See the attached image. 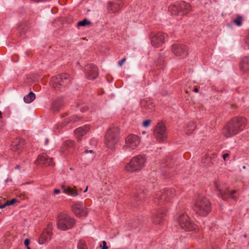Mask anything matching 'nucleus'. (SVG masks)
Returning <instances> with one entry per match:
<instances>
[{
    "mask_svg": "<svg viewBox=\"0 0 249 249\" xmlns=\"http://www.w3.org/2000/svg\"><path fill=\"white\" fill-rule=\"evenodd\" d=\"M247 124V119L243 116L232 118L225 125L223 134L226 138L234 136L242 131Z\"/></svg>",
    "mask_w": 249,
    "mask_h": 249,
    "instance_id": "obj_1",
    "label": "nucleus"
},
{
    "mask_svg": "<svg viewBox=\"0 0 249 249\" xmlns=\"http://www.w3.org/2000/svg\"><path fill=\"white\" fill-rule=\"evenodd\" d=\"M194 210L200 216L207 215L211 210V203L205 196L198 195L194 202Z\"/></svg>",
    "mask_w": 249,
    "mask_h": 249,
    "instance_id": "obj_2",
    "label": "nucleus"
},
{
    "mask_svg": "<svg viewBox=\"0 0 249 249\" xmlns=\"http://www.w3.org/2000/svg\"><path fill=\"white\" fill-rule=\"evenodd\" d=\"M147 157L145 155H138L133 157L124 167L125 170L128 173H132L139 172L145 166Z\"/></svg>",
    "mask_w": 249,
    "mask_h": 249,
    "instance_id": "obj_3",
    "label": "nucleus"
},
{
    "mask_svg": "<svg viewBox=\"0 0 249 249\" xmlns=\"http://www.w3.org/2000/svg\"><path fill=\"white\" fill-rule=\"evenodd\" d=\"M176 195V191L173 188L164 189L158 191L154 196V202L159 204H166L172 202Z\"/></svg>",
    "mask_w": 249,
    "mask_h": 249,
    "instance_id": "obj_4",
    "label": "nucleus"
},
{
    "mask_svg": "<svg viewBox=\"0 0 249 249\" xmlns=\"http://www.w3.org/2000/svg\"><path fill=\"white\" fill-rule=\"evenodd\" d=\"M120 140V129L117 126L110 127L105 136V143L110 149H113Z\"/></svg>",
    "mask_w": 249,
    "mask_h": 249,
    "instance_id": "obj_5",
    "label": "nucleus"
},
{
    "mask_svg": "<svg viewBox=\"0 0 249 249\" xmlns=\"http://www.w3.org/2000/svg\"><path fill=\"white\" fill-rule=\"evenodd\" d=\"M75 223V219L65 213H61L57 216V226L60 230L66 231L71 229Z\"/></svg>",
    "mask_w": 249,
    "mask_h": 249,
    "instance_id": "obj_6",
    "label": "nucleus"
},
{
    "mask_svg": "<svg viewBox=\"0 0 249 249\" xmlns=\"http://www.w3.org/2000/svg\"><path fill=\"white\" fill-rule=\"evenodd\" d=\"M191 5L183 1L179 3L171 4L168 7V10L172 14L181 16L187 15L191 12Z\"/></svg>",
    "mask_w": 249,
    "mask_h": 249,
    "instance_id": "obj_7",
    "label": "nucleus"
},
{
    "mask_svg": "<svg viewBox=\"0 0 249 249\" xmlns=\"http://www.w3.org/2000/svg\"><path fill=\"white\" fill-rule=\"evenodd\" d=\"M71 81V78L67 73H62L51 78V85L57 90L60 89L62 87H65Z\"/></svg>",
    "mask_w": 249,
    "mask_h": 249,
    "instance_id": "obj_8",
    "label": "nucleus"
},
{
    "mask_svg": "<svg viewBox=\"0 0 249 249\" xmlns=\"http://www.w3.org/2000/svg\"><path fill=\"white\" fill-rule=\"evenodd\" d=\"M178 222L180 228L185 231H192L196 229V226L186 213H181L178 218Z\"/></svg>",
    "mask_w": 249,
    "mask_h": 249,
    "instance_id": "obj_9",
    "label": "nucleus"
},
{
    "mask_svg": "<svg viewBox=\"0 0 249 249\" xmlns=\"http://www.w3.org/2000/svg\"><path fill=\"white\" fill-rule=\"evenodd\" d=\"M154 135L157 140L160 142L167 138L165 125L162 122L159 123L154 130Z\"/></svg>",
    "mask_w": 249,
    "mask_h": 249,
    "instance_id": "obj_10",
    "label": "nucleus"
},
{
    "mask_svg": "<svg viewBox=\"0 0 249 249\" xmlns=\"http://www.w3.org/2000/svg\"><path fill=\"white\" fill-rule=\"evenodd\" d=\"M71 210L77 217L86 216L88 213V209L82 202H75L71 206Z\"/></svg>",
    "mask_w": 249,
    "mask_h": 249,
    "instance_id": "obj_11",
    "label": "nucleus"
},
{
    "mask_svg": "<svg viewBox=\"0 0 249 249\" xmlns=\"http://www.w3.org/2000/svg\"><path fill=\"white\" fill-rule=\"evenodd\" d=\"M140 138L134 134L129 135L125 139V145L123 146V149L128 147L134 149L139 145Z\"/></svg>",
    "mask_w": 249,
    "mask_h": 249,
    "instance_id": "obj_12",
    "label": "nucleus"
},
{
    "mask_svg": "<svg viewBox=\"0 0 249 249\" xmlns=\"http://www.w3.org/2000/svg\"><path fill=\"white\" fill-rule=\"evenodd\" d=\"M214 186L219 192V195L223 200H226L229 197L230 190L225 183H220L219 181L215 180Z\"/></svg>",
    "mask_w": 249,
    "mask_h": 249,
    "instance_id": "obj_13",
    "label": "nucleus"
},
{
    "mask_svg": "<svg viewBox=\"0 0 249 249\" xmlns=\"http://www.w3.org/2000/svg\"><path fill=\"white\" fill-rule=\"evenodd\" d=\"M53 224L49 223L47 227L44 230L38 239V243L40 244H43L49 240H50L53 235Z\"/></svg>",
    "mask_w": 249,
    "mask_h": 249,
    "instance_id": "obj_14",
    "label": "nucleus"
},
{
    "mask_svg": "<svg viewBox=\"0 0 249 249\" xmlns=\"http://www.w3.org/2000/svg\"><path fill=\"white\" fill-rule=\"evenodd\" d=\"M85 74L89 80L96 79L99 74L97 66L93 64H88L85 66Z\"/></svg>",
    "mask_w": 249,
    "mask_h": 249,
    "instance_id": "obj_15",
    "label": "nucleus"
},
{
    "mask_svg": "<svg viewBox=\"0 0 249 249\" xmlns=\"http://www.w3.org/2000/svg\"><path fill=\"white\" fill-rule=\"evenodd\" d=\"M24 140L17 138L14 140L10 145V150L15 154H18L24 147Z\"/></svg>",
    "mask_w": 249,
    "mask_h": 249,
    "instance_id": "obj_16",
    "label": "nucleus"
},
{
    "mask_svg": "<svg viewBox=\"0 0 249 249\" xmlns=\"http://www.w3.org/2000/svg\"><path fill=\"white\" fill-rule=\"evenodd\" d=\"M172 51L176 56L186 57L188 53V49L186 46L183 44H174L172 46Z\"/></svg>",
    "mask_w": 249,
    "mask_h": 249,
    "instance_id": "obj_17",
    "label": "nucleus"
},
{
    "mask_svg": "<svg viewBox=\"0 0 249 249\" xmlns=\"http://www.w3.org/2000/svg\"><path fill=\"white\" fill-rule=\"evenodd\" d=\"M168 36L162 32H159L151 38V44L155 47L158 48L164 43V40Z\"/></svg>",
    "mask_w": 249,
    "mask_h": 249,
    "instance_id": "obj_18",
    "label": "nucleus"
},
{
    "mask_svg": "<svg viewBox=\"0 0 249 249\" xmlns=\"http://www.w3.org/2000/svg\"><path fill=\"white\" fill-rule=\"evenodd\" d=\"M35 164L36 165H42L44 166L53 165V158H49L46 154H42L38 155Z\"/></svg>",
    "mask_w": 249,
    "mask_h": 249,
    "instance_id": "obj_19",
    "label": "nucleus"
},
{
    "mask_svg": "<svg viewBox=\"0 0 249 249\" xmlns=\"http://www.w3.org/2000/svg\"><path fill=\"white\" fill-rule=\"evenodd\" d=\"M122 6L119 0L116 2L109 1L107 6V9L109 13H114L119 11Z\"/></svg>",
    "mask_w": 249,
    "mask_h": 249,
    "instance_id": "obj_20",
    "label": "nucleus"
},
{
    "mask_svg": "<svg viewBox=\"0 0 249 249\" xmlns=\"http://www.w3.org/2000/svg\"><path fill=\"white\" fill-rule=\"evenodd\" d=\"M89 127L87 126H84L77 128L74 131V134L78 141H80L82 136L86 134Z\"/></svg>",
    "mask_w": 249,
    "mask_h": 249,
    "instance_id": "obj_21",
    "label": "nucleus"
},
{
    "mask_svg": "<svg viewBox=\"0 0 249 249\" xmlns=\"http://www.w3.org/2000/svg\"><path fill=\"white\" fill-rule=\"evenodd\" d=\"M166 212H157L152 216V221L156 224H161L163 221V217L166 215Z\"/></svg>",
    "mask_w": 249,
    "mask_h": 249,
    "instance_id": "obj_22",
    "label": "nucleus"
},
{
    "mask_svg": "<svg viewBox=\"0 0 249 249\" xmlns=\"http://www.w3.org/2000/svg\"><path fill=\"white\" fill-rule=\"evenodd\" d=\"M240 67L243 71L249 70V56H246L242 59L240 63Z\"/></svg>",
    "mask_w": 249,
    "mask_h": 249,
    "instance_id": "obj_23",
    "label": "nucleus"
},
{
    "mask_svg": "<svg viewBox=\"0 0 249 249\" xmlns=\"http://www.w3.org/2000/svg\"><path fill=\"white\" fill-rule=\"evenodd\" d=\"M63 105V102L61 98H58L55 100L52 105V109L53 112H58Z\"/></svg>",
    "mask_w": 249,
    "mask_h": 249,
    "instance_id": "obj_24",
    "label": "nucleus"
},
{
    "mask_svg": "<svg viewBox=\"0 0 249 249\" xmlns=\"http://www.w3.org/2000/svg\"><path fill=\"white\" fill-rule=\"evenodd\" d=\"M141 105L142 107H144L146 109L151 111L154 109L155 105L153 103L146 100H143L141 102Z\"/></svg>",
    "mask_w": 249,
    "mask_h": 249,
    "instance_id": "obj_25",
    "label": "nucleus"
},
{
    "mask_svg": "<svg viewBox=\"0 0 249 249\" xmlns=\"http://www.w3.org/2000/svg\"><path fill=\"white\" fill-rule=\"evenodd\" d=\"M62 188L63 189V192L68 195L76 196L79 194L76 190L70 187H66L65 185H62Z\"/></svg>",
    "mask_w": 249,
    "mask_h": 249,
    "instance_id": "obj_26",
    "label": "nucleus"
},
{
    "mask_svg": "<svg viewBox=\"0 0 249 249\" xmlns=\"http://www.w3.org/2000/svg\"><path fill=\"white\" fill-rule=\"evenodd\" d=\"M244 20V18L239 15L236 16L235 18L232 20V22L237 26H241Z\"/></svg>",
    "mask_w": 249,
    "mask_h": 249,
    "instance_id": "obj_27",
    "label": "nucleus"
},
{
    "mask_svg": "<svg viewBox=\"0 0 249 249\" xmlns=\"http://www.w3.org/2000/svg\"><path fill=\"white\" fill-rule=\"evenodd\" d=\"M166 63L164 58L162 56H160L157 62V66L158 69H162L165 66Z\"/></svg>",
    "mask_w": 249,
    "mask_h": 249,
    "instance_id": "obj_28",
    "label": "nucleus"
},
{
    "mask_svg": "<svg viewBox=\"0 0 249 249\" xmlns=\"http://www.w3.org/2000/svg\"><path fill=\"white\" fill-rule=\"evenodd\" d=\"M74 146V142L69 140L64 142L63 144V148L67 149L69 148L73 147Z\"/></svg>",
    "mask_w": 249,
    "mask_h": 249,
    "instance_id": "obj_29",
    "label": "nucleus"
},
{
    "mask_svg": "<svg viewBox=\"0 0 249 249\" xmlns=\"http://www.w3.org/2000/svg\"><path fill=\"white\" fill-rule=\"evenodd\" d=\"M212 161V158L207 155H205L202 159V162L206 165H210Z\"/></svg>",
    "mask_w": 249,
    "mask_h": 249,
    "instance_id": "obj_30",
    "label": "nucleus"
},
{
    "mask_svg": "<svg viewBox=\"0 0 249 249\" xmlns=\"http://www.w3.org/2000/svg\"><path fill=\"white\" fill-rule=\"evenodd\" d=\"M196 127L193 123H190L187 126V129L186 130V134H191L196 129Z\"/></svg>",
    "mask_w": 249,
    "mask_h": 249,
    "instance_id": "obj_31",
    "label": "nucleus"
},
{
    "mask_svg": "<svg viewBox=\"0 0 249 249\" xmlns=\"http://www.w3.org/2000/svg\"><path fill=\"white\" fill-rule=\"evenodd\" d=\"M91 24V21L87 20L86 18H85L83 20L79 21L77 23V25L78 27H81V26H85L86 25H90Z\"/></svg>",
    "mask_w": 249,
    "mask_h": 249,
    "instance_id": "obj_32",
    "label": "nucleus"
},
{
    "mask_svg": "<svg viewBox=\"0 0 249 249\" xmlns=\"http://www.w3.org/2000/svg\"><path fill=\"white\" fill-rule=\"evenodd\" d=\"M78 249H88L85 241L80 240L77 245Z\"/></svg>",
    "mask_w": 249,
    "mask_h": 249,
    "instance_id": "obj_33",
    "label": "nucleus"
},
{
    "mask_svg": "<svg viewBox=\"0 0 249 249\" xmlns=\"http://www.w3.org/2000/svg\"><path fill=\"white\" fill-rule=\"evenodd\" d=\"M29 93L23 98L24 102L26 103H31V89H30Z\"/></svg>",
    "mask_w": 249,
    "mask_h": 249,
    "instance_id": "obj_34",
    "label": "nucleus"
},
{
    "mask_svg": "<svg viewBox=\"0 0 249 249\" xmlns=\"http://www.w3.org/2000/svg\"><path fill=\"white\" fill-rule=\"evenodd\" d=\"M18 201V199L16 198H13L10 200L6 201L4 204H3V207H6L10 205H13Z\"/></svg>",
    "mask_w": 249,
    "mask_h": 249,
    "instance_id": "obj_35",
    "label": "nucleus"
},
{
    "mask_svg": "<svg viewBox=\"0 0 249 249\" xmlns=\"http://www.w3.org/2000/svg\"><path fill=\"white\" fill-rule=\"evenodd\" d=\"M26 27L23 24H21L18 28V30L19 32H20V36H22V35H25V33L24 32V31H26Z\"/></svg>",
    "mask_w": 249,
    "mask_h": 249,
    "instance_id": "obj_36",
    "label": "nucleus"
},
{
    "mask_svg": "<svg viewBox=\"0 0 249 249\" xmlns=\"http://www.w3.org/2000/svg\"><path fill=\"white\" fill-rule=\"evenodd\" d=\"M151 122V121L150 120H144L143 122L142 125L143 126L146 127L149 125Z\"/></svg>",
    "mask_w": 249,
    "mask_h": 249,
    "instance_id": "obj_37",
    "label": "nucleus"
},
{
    "mask_svg": "<svg viewBox=\"0 0 249 249\" xmlns=\"http://www.w3.org/2000/svg\"><path fill=\"white\" fill-rule=\"evenodd\" d=\"M236 190H233L231 191V192H230L229 196L231 197L232 199H236V197L233 196V194L236 193Z\"/></svg>",
    "mask_w": 249,
    "mask_h": 249,
    "instance_id": "obj_38",
    "label": "nucleus"
},
{
    "mask_svg": "<svg viewBox=\"0 0 249 249\" xmlns=\"http://www.w3.org/2000/svg\"><path fill=\"white\" fill-rule=\"evenodd\" d=\"M30 239L29 238H27L25 240L24 242V245L25 246L28 248V247H29V244H30Z\"/></svg>",
    "mask_w": 249,
    "mask_h": 249,
    "instance_id": "obj_39",
    "label": "nucleus"
},
{
    "mask_svg": "<svg viewBox=\"0 0 249 249\" xmlns=\"http://www.w3.org/2000/svg\"><path fill=\"white\" fill-rule=\"evenodd\" d=\"M245 43L246 45L248 47V49H249V34L247 36L246 39H245Z\"/></svg>",
    "mask_w": 249,
    "mask_h": 249,
    "instance_id": "obj_40",
    "label": "nucleus"
},
{
    "mask_svg": "<svg viewBox=\"0 0 249 249\" xmlns=\"http://www.w3.org/2000/svg\"><path fill=\"white\" fill-rule=\"evenodd\" d=\"M103 246L102 247L101 249H108V246L107 245V243L105 241H103L102 242Z\"/></svg>",
    "mask_w": 249,
    "mask_h": 249,
    "instance_id": "obj_41",
    "label": "nucleus"
},
{
    "mask_svg": "<svg viewBox=\"0 0 249 249\" xmlns=\"http://www.w3.org/2000/svg\"><path fill=\"white\" fill-rule=\"evenodd\" d=\"M125 61H126V58H124L123 59H122V60H121L120 61H119L118 64L119 65V66H122L123 65V63Z\"/></svg>",
    "mask_w": 249,
    "mask_h": 249,
    "instance_id": "obj_42",
    "label": "nucleus"
},
{
    "mask_svg": "<svg viewBox=\"0 0 249 249\" xmlns=\"http://www.w3.org/2000/svg\"><path fill=\"white\" fill-rule=\"evenodd\" d=\"M29 53L28 52H25L24 53V54H23V57L24 58H26V57H29Z\"/></svg>",
    "mask_w": 249,
    "mask_h": 249,
    "instance_id": "obj_43",
    "label": "nucleus"
},
{
    "mask_svg": "<svg viewBox=\"0 0 249 249\" xmlns=\"http://www.w3.org/2000/svg\"><path fill=\"white\" fill-rule=\"evenodd\" d=\"M60 192V191L59 189H55L53 191V194L54 195H57Z\"/></svg>",
    "mask_w": 249,
    "mask_h": 249,
    "instance_id": "obj_44",
    "label": "nucleus"
},
{
    "mask_svg": "<svg viewBox=\"0 0 249 249\" xmlns=\"http://www.w3.org/2000/svg\"><path fill=\"white\" fill-rule=\"evenodd\" d=\"M229 156V154L228 153H225L223 155V158L224 160H226V159Z\"/></svg>",
    "mask_w": 249,
    "mask_h": 249,
    "instance_id": "obj_45",
    "label": "nucleus"
},
{
    "mask_svg": "<svg viewBox=\"0 0 249 249\" xmlns=\"http://www.w3.org/2000/svg\"><path fill=\"white\" fill-rule=\"evenodd\" d=\"M216 157V154H215V153H213L211 155V156H210V157L212 158V159H214L215 158V157Z\"/></svg>",
    "mask_w": 249,
    "mask_h": 249,
    "instance_id": "obj_46",
    "label": "nucleus"
},
{
    "mask_svg": "<svg viewBox=\"0 0 249 249\" xmlns=\"http://www.w3.org/2000/svg\"><path fill=\"white\" fill-rule=\"evenodd\" d=\"M36 98L35 94L32 92V101L34 100Z\"/></svg>",
    "mask_w": 249,
    "mask_h": 249,
    "instance_id": "obj_47",
    "label": "nucleus"
},
{
    "mask_svg": "<svg viewBox=\"0 0 249 249\" xmlns=\"http://www.w3.org/2000/svg\"><path fill=\"white\" fill-rule=\"evenodd\" d=\"M80 107V109L81 111H86V109H87L86 107H84V109H82V107Z\"/></svg>",
    "mask_w": 249,
    "mask_h": 249,
    "instance_id": "obj_48",
    "label": "nucleus"
},
{
    "mask_svg": "<svg viewBox=\"0 0 249 249\" xmlns=\"http://www.w3.org/2000/svg\"><path fill=\"white\" fill-rule=\"evenodd\" d=\"M194 91L195 92H198L199 90H198V89L197 88H195L194 89Z\"/></svg>",
    "mask_w": 249,
    "mask_h": 249,
    "instance_id": "obj_49",
    "label": "nucleus"
},
{
    "mask_svg": "<svg viewBox=\"0 0 249 249\" xmlns=\"http://www.w3.org/2000/svg\"><path fill=\"white\" fill-rule=\"evenodd\" d=\"M3 204H2V203H1L0 202V209H2V208H4V207H3Z\"/></svg>",
    "mask_w": 249,
    "mask_h": 249,
    "instance_id": "obj_50",
    "label": "nucleus"
},
{
    "mask_svg": "<svg viewBox=\"0 0 249 249\" xmlns=\"http://www.w3.org/2000/svg\"><path fill=\"white\" fill-rule=\"evenodd\" d=\"M88 186H87L86 187V189H85V190L84 191V193H86V192H87V191H88Z\"/></svg>",
    "mask_w": 249,
    "mask_h": 249,
    "instance_id": "obj_51",
    "label": "nucleus"
},
{
    "mask_svg": "<svg viewBox=\"0 0 249 249\" xmlns=\"http://www.w3.org/2000/svg\"><path fill=\"white\" fill-rule=\"evenodd\" d=\"M48 141H49V140H48V139H46V140H45V144H47L48 143Z\"/></svg>",
    "mask_w": 249,
    "mask_h": 249,
    "instance_id": "obj_52",
    "label": "nucleus"
},
{
    "mask_svg": "<svg viewBox=\"0 0 249 249\" xmlns=\"http://www.w3.org/2000/svg\"><path fill=\"white\" fill-rule=\"evenodd\" d=\"M78 118H77V117H75V118L74 120H73V121H74H74H78Z\"/></svg>",
    "mask_w": 249,
    "mask_h": 249,
    "instance_id": "obj_53",
    "label": "nucleus"
},
{
    "mask_svg": "<svg viewBox=\"0 0 249 249\" xmlns=\"http://www.w3.org/2000/svg\"><path fill=\"white\" fill-rule=\"evenodd\" d=\"M0 118H2V113L0 111Z\"/></svg>",
    "mask_w": 249,
    "mask_h": 249,
    "instance_id": "obj_54",
    "label": "nucleus"
},
{
    "mask_svg": "<svg viewBox=\"0 0 249 249\" xmlns=\"http://www.w3.org/2000/svg\"><path fill=\"white\" fill-rule=\"evenodd\" d=\"M174 171V169H172L171 172H170H170H169L168 173V176L170 174H171V172H172V171Z\"/></svg>",
    "mask_w": 249,
    "mask_h": 249,
    "instance_id": "obj_55",
    "label": "nucleus"
},
{
    "mask_svg": "<svg viewBox=\"0 0 249 249\" xmlns=\"http://www.w3.org/2000/svg\"><path fill=\"white\" fill-rule=\"evenodd\" d=\"M27 249H31V248H30V247H28V248H27Z\"/></svg>",
    "mask_w": 249,
    "mask_h": 249,
    "instance_id": "obj_56",
    "label": "nucleus"
},
{
    "mask_svg": "<svg viewBox=\"0 0 249 249\" xmlns=\"http://www.w3.org/2000/svg\"><path fill=\"white\" fill-rule=\"evenodd\" d=\"M16 168H19V166H18V165H17V166H16Z\"/></svg>",
    "mask_w": 249,
    "mask_h": 249,
    "instance_id": "obj_57",
    "label": "nucleus"
},
{
    "mask_svg": "<svg viewBox=\"0 0 249 249\" xmlns=\"http://www.w3.org/2000/svg\"><path fill=\"white\" fill-rule=\"evenodd\" d=\"M243 168H244V169H245V168H246V166H243Z\"/></svg>",
    "mask_w": 249,
    "mask_h": 249,
    "instance_id": "obj_58",
    "label": "nucleus"
},
{
    "mask_svg": "<svg viewBox=\"0 0 249 249\" xmlns=\"http://www.w3.org/2000/svg\"><path fill=\"white\" fill-rule=\"evenodd\" d=\"M89 152H90V153H92V150H90V151H89Z\"/></svg>",
    "mask_w": 249,
    "mask_h": 249,
    "instance_id": "obj_59",
    "label": "nucleus"
},
{
    "mask_svg": "<svg viewBox=\"0 0 249 249\" xmlns=\"http://www.w3.org/2000/svg\"><path fill=\"white\" fill-rule=\"evenodd\" d=\"M85 152H86V153H87V152H88V151H87V150H86V151H85Z\"/></svg>",
    "mask_w": 249,
    "mask_h": 249,
    "instance_id": "obj_60",
    "label": "nucleus"
}]
</instances>
